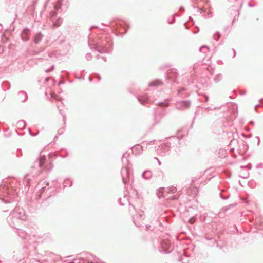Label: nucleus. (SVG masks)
I'll use <instances>...</instances> for the list:
<instances>
[{
  "label": "nucleus",
  "instance_id": "1",
  "mask_svg": "<svg viewBox=\"0 0 263 263\" xmlns=\"http://www.w3.org/2000/svg\"><path fill=\"white\" fill-rule=\"evenodd\" d=\"M52 168L51 163H46V157L44 155H40L34 161L31 167V171L33 175L39 176L43 170L50 171Z\"/></svg>",
  "mask_w": 263,
  "mask_h": 263
},
{
  "label": "nucleus",
  "instance_id": "2",
  "mask_svg": "<svg viewBox=\"0 0 263 263\" xmlns=\"http://www.w3.org/2000/svg\"><path fill=\"white\" fill-rule=\"evenodd\" d=\"M26 216L23 209L16 206L9 214L7 218V221L12 228L18 226L21 220H25Z\"/></svg>",
  "mask_w": 263,
  "mask_h": 263
},
{
  "label": "nucleus",
  "instance_id": "3",
  "mask_svg": "<svg viewBox=\"0 0 263 263\" xmlns=\"http://www.w3.org/2000/svg\"><path fill=\"white\" fill-rule=\"evenodd\" d=\"M63 0H58L54 5V10L49 13V17L52 22V26L54 28L59 27L63 23V18L61 17H57V14L59 10L61 9L64 11L67 9V6H63L62 2Z\"/></svg>",
  "mask_w": 263,
  "mask_h": 263
},
{
  "label": "nucleus",
  "instance_id": "4",
  "mask_svg": "<svg viewBox=\"0 0 263 263\" xmlns=\"http://www.w3.org/2000/svg\"><path fill=\"white\" fill-rule=\"evenodd\" d=\"M112 42L106 37H102L94 44L93 48L101 53H109L111 51Z\"/></svg>",
  "mask_w": 263,
  "mask_h": 263
},
{
  "label": "nucleus",
  "instance_id": "5",
  "mask_svg": "<svg viewBox=\"0 0 263 263\" xmlns=\"http://www.w3.org/2000/svg\"><path fill=\"white\" fill-rule=\"evenodd\" d=\"M158 250L162 253H170L173 250V246L168 239V236L166 238H162L159 241Z\"/></svg>",
  "mask_w": 263,
  "mask_h": 263
},
{
  "label": "nucleus",
  "instance_id": "6",
  "mask_svg": "<svg viewBox=\"0 0 263 263\" xmlns=\"http://www.w3.org/2000/svg\"><path fill=\"white\" fill-rule=\"evenodd\" d=\"M81 255L83 256L72 259L70 263H99L96 256H93L88 252L81 253Z\"/></svg>",
  "mask_w": 263,
  "mask_h": 263
},
{
  "label": "nucleus",
  "instance_id": "7",
  "mask_svg": "<svg viewBox=\"0 0 263 263\" xmlns=\"http://www.w3.org/2000/svg\"><path fill=\"white\" fill-rule=\"evenodd\" d=\"M177 191V187L174 186H170L166 189H165L164 187H161L159 189V192L157 193V195L159 198H167L166 196L167 194H173L176 192Z\"/></svg>",
  "mask_w": 263,
  "mask_h": 263
},
{
  "label": "nucleus",
  "instance_id": "8",
  "mask_svg": "<svg viewBox=\"0 0 263 263\" xmlns=\"http://www.w3.org/2000/svg\"><path fill=\"white\" fill-rule=\"evenodd\" d=\"M191 105V102L189 100L177 101L175 104L176 108L180 110H184L188 109Z\"/></svg>",
  "mask_w": 263,
  "mask_h": 263
},
{
  "label": "nucleus",
  "instance_id": "9",
  "mask_svg": "<svg viewBox=\"0 0 263 263\" xmlns=\"http://www.w3.org/2000/svg\"><path fill=\"white\" fill-rule=\"evenodd\" d=\"M178 75L177 69L173 68L169 70L166 75V78L167 80L170 81L171 83H176Z\"/></svg>",
  "mask_w": 263,
  "mask_h": 263
},
{
  "label": "nucleus",
  "instance_id": "10",
  "mask_svg": "<svg viewBox=\"0 0 263 263\" xmlns=\"http://www.w3.org/2000/svg\"><path fill=\"white\" fill-rule=\"evenodd\" d=\"M171 143L169 142L163 143L157 148V153L161 156L165 155L166 152L170 151Z\"/></svg>",
  "mask_w": 263,
  "mask_h": 263
},
{
  "label": "nucleus",
  "instance_id": "11",
  "mask_svg": "<svg viewBox=\"0 0 263 263\" xmlns=\"http://www.w3.org/2000/svg\"><path fill=\"white\" fill-rule=\"evenodd\" d=\"M31 30L28 28H25L21 31L20 36L22 41H28L30 37Z\"/></svg>",
  "mask_w": 263,
  "mask_h": 263
},
{
  "label": "nucleus",
  "instance_id": "12",
  "mask_svg": "<svg viewBox=\"0 0 263 263\" xmlns=\"http://www.w3.org/2000/svg\"><path fill=\"white\" fill-rule=\"evenodd\" d=\"M121 175L122 178V182L124 184H126L128 181L129 171L126 167H123L121 171Z\"/></svg>",
  "mask_w": 263,
  "mask_h": 263
},
{
  "label": "nucleus",
  "instance_id": "13",
  "mask_svg": "<svg viewBox=\"0 0 263 263\" xmlns=\"http://www.w3.org/2000/svg\"><path fill=\"white\" fill-rule=\"evenodd\" d=\"M137 99L142 105L145 104L146 103H149L151 102L149 97L146 94L139 96L137 97Z\"/></svg>",
  "mask_w": 263,
  "mask_h": 263
},
{
  "label": "nucleus",
  "instance_id": "14",
  "mask_svg": "<svg viewBox=\"0 0 263 263\" xmlns=\"http://www.w3.org/2000/svg\"><path fill=\"white\" fill-rule=\"evenodd\" d=\"M15 229H17V233L20 237L22 238L23 239L27 240L28 234L24 230L17 228V226H16Z\"/></svg>",
  "mask_w": 263,
  "mask_h": 263
},
{
  "label": "nucleus",
  "instance_id": "15",
  "mask_svg": "<svg viewBox=\"0 0 263 263\" xmlns=\"http://www.w3.org/2000/svg\"><path fill=\"white\" fill-rule=\"evenodd\" d=\"M28 99V96L26 92L20 91L18 92V99L22 102H25Z\"/></svg>",
  "mask_w": 263,
  "mask_h": 263
},
{
  "label": "nucleus",
  "instance_id": "16",
  "mask_svg": "<svg viewBox=\"0 0 263 263\" xmlns=\"http://www.w3.org/2000/svg\"><path fill=\"white\" fill-rule=\"evenodd\" d=\"M163 84V83L162 80H161L160 79H156V80H155L149 82L148 84V86L150 87H157L159 86L162 85Z\"/></svg>",
  "mask_w": 263,
  "mask_h": 263
},
{
  "label": "nucleus",
  "instance_id": "17",
  "mask_svg": "<svg viewBox=\"0 0 263 263\" xmlns=\"http://www.w3.org/2000/svg\"><path fill=\"white\" fill-rule=\"evenodd\" d=\"M43 37V34L41 32H39L34 34L33 40L35 44H39L42 40Z\"/></svg>",
  "mask_w": 263,
  "mask_h": 263
},
{
  "label": "nucleus",
  "instance_id": "18",
  "mask_svg": "<svg viewBox=\"0 0 263 263\" xmlns=\"http://www.w3.org/2000/svg\"><path fill=\"white\" fill-rule=\"evenodd\" d=\"M185 91V89L184 88L180 87L177 90V95L181 98H186L189 96V94L186 92L184 93Z\"/></svg>",
  "mask_w": 263,
  "mask_h": 263
},
{
  "label": "nucleus",
  "instance_id": "19",
  "mask_svg": "<svg viewBox=\"0 0 263 263\" xmlns=\"http://www.w3.org/2000/svg\"><path fill=\"white\" fill-rule=\"evenodd\" d=\"M152 175V173L150 170H146L142 174V177L145 180H148L151 178Z\"/></svg>",
  "mask_w": 263,
  "mask_h": 263
},
{
  "label": "nucleus",
  "instance_id": "20",
  "mask_svg": "<svg viewBox=\"0 0 263 263\" xmlns=\"http://www.w3.org/2000/svg\"><path fill=\"white\" fill-rule=\"evenodd\" d=\"M26 125V123L24 120H19L16 124V126L19 129H23Z\"/></svg>",
  "mask_w": 263,
  "mask_h": 263
},
{
  "label": "nucleus",
  "instance_id": "21",
  "mask_svg": "<svg viewBox=\"0 0 263 263\" xmlns=\"http://www.w3.org/2000/svg\"><path fill=\"white\" fill-rule=\"evenodd\" d=\"M40 183L41 182L37 185V187L39 188H40V192L39 193H38V195L37 196H39V198H41V196H42V194L46 190V186H43L41 188H40Z\"/></svg>",
  "mask_w": 263,
  "mask_h": 263
},
{
  "label": "nucleus",
  "instance_id": "22",
  "mask_svg": "<svg viewBox=\"0 0 263 263\" xmlns=\"http://www.w3.org/2000/svg\"><path fill=\"white\" fill-rule=\"evenodd\" d=\"M170 99H166L163 102H160L158 103V105L160 106H167L169 105Z\"/></svg>",
  "mask_w": 263,
  "mask_h": 263
},
{
  "label": "nucleus",
  "instance_id": "23",
  "mask_svg": "<svg viewBox=\"0 0 263 263\" xmlns=\"http://www.w3.org/2000/svg\"><path fill=\"white\" fill-rule=\"evenodd\" d=\"M27 177H28V175L25 176L24 179V183L25 184V186L29 187L30 185L31 179L30 178H28Z\"/></svg>",
  "mask_w": 263,
  "mask_h": 263
},
{
  "label": "nucleus",
  "instance_id": "24",
  "mask_svg": "<svg viewBox=\"0 0 263 263\" xmlns=\"http://www.w3.org/2000/svg\"><path fill=\"white\" fill-rule=\"evenodd\" d=\"M222 79V76L221 74H217L214 78V81L216 83L219 82Z\"/></svg>",
  "mask_w": 263,
  "mask_h": 263
},
{
  "label": "nucleus",
  "instance_id": "25",
  "mask_svg": "<svg viewBox=\"0 0 263 263\" xmlns=\"http://www.w3.org/2000/svg\"><path fill=\"white\" fill-rule=\"evenodd\" d=\"M72 181L69 179L65 180L64 182V186L65 187H66V186L70 187L72 186Z\"/></svg>",
  "mask_w": 263,
  "mask_h": 263
},
{
  "label": "nucleus",
  "instance_id": "26",
  "mask_svg": "<svg viewBox=\"0 0 263 263\" xmlns=\"http://www.w3.org/2000/svg\"><path fill=\"white\" fill-rule=\"evenodd\" d=\"M221 35L219 32L217 31L215 33L213 34V39L216 41H218V40L221 37Z\"/></svg>",
  "mask_w": 263,
  "mask_h": 263
},
{
  "label": "nucleus",
  "instance_id": "27",
  "mask_svg": "<svg viewBox=\"0 0 263 263\" xmlns=\"http://www.w3.org/2000/svg\"><path fill=\"white\" fill-rule=\"evenodd\" d=\"M220 196L221 199L226 200L229 198L230 195L228 193L226 194L225 195H223L222 192L220 193Z\"/></svg>",
  "mask_w": 263,
  "mask_h": 263
},
{
  "label": "nucleus",
  "instance_id": "28",
  "mask_svg": "<svg viewBox=\"0 0 263 263\" xmlns=\"http://www.w3.org/2000/svg\"><path fill=\"white\" fill-rule=\"evenodd\" d=\"M174 16H178V15H177V14L175 13V14L174 15V16H172V17L168 18L167 19V22H168V23H169V24H173V23H174L175 22V18H174Z\"/></svg>",
  "mask_w": 263,
  "mask_h": 263
},
{
  "label": "nucleus",
  "instance_id": "29",
  "mask_svg": "<svg viewBox=\"0 0 263 263\" xmlns=\"http://www.w3.org/2000/svg\"><path fill=\"white\" fill-rule=\"evenodd\" d=\"M122 27V25H121V24H119V25L117 24V27H116V28L115 29H116V30H117V29H118L119 27ZM123 28H124V29H125V31H124L123 33L121 32V33L122 35L125 34L127 32V29H125V27H123Z\"/></svg>",
  "mask_w": 263,
  "mask_h": 263
},
{
  "label": "nucleus",
  "instance_id": "30",
  "mask_svg": "<svg viewBox=\"0 0 263 263\" xmlns=\"http://www.w3.org/2000/svg\"><path fill=\"white\" fill-rule=\"evenodd\" d=\"M196 220V218L195 217H192L189 220V222L191 224H193Z\"/></svg>",
  "mask_w": 263,
  "mask_h": 263
},
{
  "label": "nucleus",
  "instance_id": "31",
  "mask_svg": "<svg viewBox=\"0 0 263 263\" xmlns=\"http://www.w3.org/2000/svg\"><path fill=\"white\" fill-rule=\"evenodd\" d=\"M138 217L140 218L144 219L145 217L144 212L142 211H140L138 213Z\"/></svg>",
  "mask_w": 263,
  "mask_h": 263
},
{
  "label": "nucleus",
  "instance_id": "32",
  "mask_svg": "<svg viewBox=\"0 0 263 263\" xmlns=\"http://www.w3.org/2000/svg\"><path fill=\"white\" fill-rule=\"evenodd\" d=\"M92 56L91 55V53H87L85 56V58L86 59V60L87 61L91 60L92 59Z\"/></svg>",
  "mask_w": 263,
  "mask_h": 263
},
{
  "label": "nucleus",
  "instance_id": "33",
  "mask_svg": "<svg viewBox=\"0 0 263 263\" xmlns=\"http://www.w3.org/2000/svg\"><path fill=\"white\" fill-rule=\"evenodd\" d=\"M203 49H206V50H209V48L208 46L204 45L199 48V51L200 52H202V50H203Z\"/></svg>",
  "mask_w": 263,
  "mask_h": 263
},
{
  "label": "nucleus",
  "instance_id": "34",
  "mask_svg": "<svg viewBox=\"0 0 263 263\" xmlns=\"http://www.w3.org/2000/svg\"><path fill=\"white\" fill-rule=\"evenodd\" d=\"M183 136L182 135L181 136H175L172 137V139L174 140L179 141L180 139H182L183 138Z\"/></svg>",
  "mask_w": 263,
  "mask_h": 263
},
{
  "label": "nucleus",
  "instance_id": "35",
  "mask_svg": "<svg viewBox=\"0 0 263 263\" xmlns=\"http://www.w3.org/2000/svg\"><path fill=\"white\" fill-rule=\"evenodd\" d=\"M256 169H262L263 168V163H259L257 164L256 166Z\"/></svg>",
  "mask_w": 263,
  "mask_h": 263
},
{
  "label": "nucleus",
  "instance_id": "36",
  "mask_svg": "<svg viewBox=\"0 0 263 263\" xmlns=\"http://www.w3.org/2000/svg\"><path fill=\"white\" fill-rule=\"evenodd\" d=\"M178 198V196H176L175 195L171 196L170 197L167 198V199L170 200H177Z\"/></svg>",
  "mask_w": 263,
  "mask_h": 263
},
{
  "label": "nucleus",
  "instance_id": "37",
  "mask_svg": "<svg viewBox=\"0 0 263 263\" xmlns=\"http://www.w3.org/2000/svg\"><path fill=\"white\" fill-rule=\"evenodd\" d=\"M60 113L61 115H62V116L63 117L64 123V124H65L66 117H65V114H64V113H63V111L62 110H60Z\"/></svg>",
  "mask_w": 263,
  "mask_h": 263
},
{
  "label": "nucleus",
  "instance_id": "38",
  "mask_svg": "<svg viewBox=\"0 0 263 263\" xmlns=\"http://www.w3.org/2000/svg\"><path fill=\"white\" fill-rule=\"evenodd\" d=\"M48 235H44L42 237V238H43V240L42 241V242H43L44 240H45L47 238H48Z\"/></svg>",
  "mask_w": 263,
  "mask_h": 263
},
{
  "label": "nucleus",
  "instance_id": "39",
  "mask_svg": "<svg viewBox=\"0 0 263 263\" xmlns=\"http://www.w3.org/2000/svg\"><path fill=\"white\" fill-rule=\"evenodd\" d=\"M29 132L30 135H31L32 136H36L39 134V132L36 133V134L32 133L31 132L30 129H29Z\"/></svg>",
  "mask_w": 263,
  "mask_h": 263
},
{
  "label": "nucleus",
  "instance_id": "40",
  "mask_svg": "<svg viewBox=\"0 0 263 263\" xmlns=\"http://www.w3.org/2000/svg\"><path fill=\"white\" fill-rule=\"evenodd\" d=\"M202 95L203 96H204L205 98V102H208L209 100V97L207 95H206L205 94H202Z\"/></svg>",
  "mask_w": 263,
  "mask_h": 263
},
{
  "label": "nucleus",
  "instance_id": "41",
  "mask_svg": "<svg viewBox=\"0 0 263 263\" xmlns=\"http://www.w3.org/2000/svg\"><path fill=\"white\" fill-rule=\"evenodd\" d=\"M136 196L138 198L140 199L141 198V195L138 193V191L137 190H136Z\"/></svg>",
  "mask_w": 263,
  "mask_h": 263
},
{
  "label": "nucleus",
  "instance_id": "42",
  "mask_svg": "<svg viewBox=\"0 0 263 263\" xmlns=\"http://www.w3.org/2000/svg\"><path fill=\"white\" fill-rule=\"evenodd\" d=\"M54 65H52V67H51V69L46 70H45V72H50V71H51L53 70V69H54Z\"/></svg>",
  "mask_w": 263,
  "mask_h": 263
},
{
  "label": "nucleus",
  "instance_id": "43",
  "mask_svg": "<svg viewBox=\"0 0 263 263\" xmlns=\"http://www.w3.org/2000/svg\"><path fill=\"white\" fill-rule=\"evenodd\" d=\"M54 65H52V67H51V69L46 70H45V72H50V71H51L53 70V69H54Z\"/></svg>",
  "mask_w": 263,
  "mask_h": 263
},
{
  "label": "nucleus",
  "instance_id": "44",
  "mask_svg": "<svg viewBox=\"0 0 263 263\" xmlns=\"http://www.w3.org/2000/svg\"><path fill=\"white\" fill-rule=\"evenodd\" d=\"M252 168V165L249 163L247 165H246V168L248 170H251Z\"/></svg>",
  "mask_w": 263,
  "mask_h": 263
},
{
  "label": "nucleus",
  "instance_id": "45",
  "mask_svg": "<svg viewBox=\"0 0 263 263\" xmlns=\"http://www.w3.org/2000/svg\"><path fill=\"white\" fill-rule=\"evenodd\" d=\"M216 108V107L211 108V107H208L206 108H205V110H212L213 109H215Z\"/></svg>",
  "mask_w": 263,
  "mask_h": 263
},
{
  "label": "nucleus",
  "instance_id": "46",
  "mask_svg": "<svg viewBox=\"0 0 263 263\" xmlns=\"http://www.w3.org/2000/svg\"><path fill=\"white\" fill-rule=\"evenodd\" d=\"M97 58H101L102 59H103L104 61H106V58L105 57H103V56H102V57H100L99 55H97Z\"/></svg>",
  "mask_w": 263,
  "mask_h": 263
},
{
  "label": "nucleus",
  "instance_id": "47",
  "mask_svg": "<svg viewBox=\"0 0 263 263\" xmlns=\"http://www.w3.org/2000/svg\"><path fill=\"white\" fill-rule=\"evenodd\" d=\"M4 51V47L3 46H0V54L2 53Z\"/></svg>",
  "mask_w": 263,
  "mask_h": 263
},
{
  "label": "nucleus",
  "instance_id": "48",
  "mask_svg": "<svg viewBox=\"0 0 263 263\" xmlns=\"http://www.w3.org/2000/svg\"><path fill=\"white\" fill-rule=\"evenodd\" d=\"M119 201V204H120L121 206H123V205H124V203H122V202H121V198H120V199H119V201Z\"/></svg>",
  "mask_w": 263,
  "mask_h": 263
},
{
  "label": "nucleus",
  "instance_id": "49",
  "mask_svg": "<svg viewBox=\"0 0 263 263\" xmlns=\"http://www.w3.org/2000/svg\"><path fill=\"white\" fill-rule=\"evenodd\" d=\"M39 52L36 51H33L32 53V55H36L39 53Z\"/></svg>",
  "mask_w": 263,
  "mask_h": 263
},
{
  "label": "nucleus",
  "instance_id": "50",
  "mask_svg": "<svg viewBox=\"0 0 263 263\" xmlns=\"http://www.w3.org/2000/svg\"><path fill=\"white\" fill-rule=\"evenodd\" d=\"M31 263H39L36 260L33 259L31 260Z\"/></svg>",
  "mask_w": 263,
  "mask_h": 263
},
{
  "label": "nucleus",
  "instance_id": "51",
  "mask_svg": "<svg viewBox=\"0 0 263 263\" xmlns=\"http://www.w3.org/2000/svg\"><path fill=\"white\" fill-rule=\"evenodd\" d=\"M5 84H7V85H9V87H8V89L10 87V86H9V84L7 83V82H5V83H3V84H2V87H3V89H4V85Z\"/></svg>",
  "mask_w": 263,
  "mask_h": 263
},
{
  "label": "nucleus",
  "instance_id": "52",
  "mask_svg": "<svg viewBox=\"0 0 263 263\" xmlns=\"http://www.w3.org/2000/svg\"><path fill=\"white\" fill-rule=\"evenodd\" d=\"M232 50L233 51V57H234L235 56V55H236V51L234 50V49H233V48L232 49Z\"/></svg>",
  "mask_w": 263,
  "mask_h": 263
},
{
  "label": "nucleus",
  "instance_id": "53",
  "mask_svg": "<svg viewBox=\"0 0 263 263\" xmlns=\"http://www.w3.org/2000/svg\"><path fill=\"white\" fill-rule=\"evenodd\" d=\"M249 6L250 7H252L255 6V4H251L249 3Z\"/></svg>",
  "mask_w": 263,
  "mask_h": 263
},
{
  "label": "nucleus",
  "instance_id": "54",
  "mask_svg": "<svg viewBox=\"0 0 263 263\" xmlns=\"http://www.w3.org/2000/svg\"><path fill=\"white\" fill-rule=\"evenodd\" d=\"M16 260H18V262H21V261H22V258H20L18 259V258L17 257V258H16Z\"/></svg>",
  "mask_w": 263,
  "mask_h": 263
},
{
  "label": "nucleus",
  "instance_id": "55",
  "mask_svg": "<svg viewBox=\"0 0 263 263\" xmlns=\"http://www.w3.org/2000/svg\"><path fill=\"white\" fill-rule=\"evenodd\" d=\"M250 124L251 125H254V121H251L250 122Z\"/></svg>",
  "mask_w": 263,
  "mask_h": 263
},
{
  "label": "nucleus",
  "instance_id": "56",
  "mask_svg": "<svg viewBox=\"0 0 263 263\" xmlns=\"http://www.w3.org/2000/svg\"><path fill=\"white\" fill-rule=\"evenodd\" d=\"M180 11H184V8H183V7H180Z\"/></svg>",
  "mask_w": 263,
  "mask_h": 263
},
{
  "label": "nucleus",
  "instance_id": "57",
  "mask_svg": "<svg viewBox=\"0 0 263 263\" xmlns=\"http://www.w3.org/2000/svg\"><path fill=\"white\" fill-rule=\"evenodd\" d=\"M97 78L98 79V81H100L101 80V76L100 75H97Z\"/></svg>",
  "mask_w": 263,
  "mask_h": 263
},
{
  "label": "nucleus",
  "instance_id": "58",
  "mask_svg": "<svg viewBox=\"0 0 263 263\" xmlns=\"http://www.w3.org/2000/svg\"><path fill=\"white\" fill-rule=\"evenodd\" d=\"M98 28V27H97V26H92V27H91L90 28V30H91L92 28Z\"/></svg>",
  "mask_w": 263,
  "mask_h": 263
},
{
  "label": "nucleus",
  "instance_id": "59",
  "mask_svg": "<svg viewBox=\"0 0 263 263\" xmlns=\"http://www.w3.org/2000/svg\"><path fill=\"white\" fill-rule=\"evenodd\" d=\"M252 137V135L250 134V135H249L248 136H247V135H246V137H245V138H250Z\"/></svg>",
  "mask_w": 263,
  "mask_h": 263
},
{
  "label": "nucleus",
  "instance_id": "60",
  "mask_svg": "<svg viewBox=\"0 0 263 263\" xmlns=\"http://www.w3.org/2000/svg\"><path fill=\"white\" fill-rule=\"evenodd\" d=\"M63 134V132H60L59 131L58 132V135H61V134Z\"/></svg>",
  "mask_w": 263,
  "mask_h": 263
},
{
  "label": "nucleus",
  "instance_id": "61",
  "mask_svg": "<svg viewBox=\"0 0 263 263\" xmlns=\"http://www.w3.org/2000/svg\"><path fill=\"white\" fill-rule=\"evenodd\" d=\"M129 205H130L131 206L133 207L134 210H135V206L131 204L130 202H129Z\"/></svg>",
  "mask_w": 263,
  "mask_h": 263
},
{
  "label": "nucleus",
  "instance_id": "62",
  "mask_svg": "<svg viewBox=\"0 0 263 263\" xmlns=\"http://www.w3.org/2000/svg\"><path fill=\"white\" fill-rule=\"evenodd\" d=\"M154 116H155V118L156 119L157 117L156 116V110H155V112H154Z\"/></svg>",
  "mask_w": 263,
  "mask_h": 263
},
{
  "label": "nucleus",
  "instance_id": "63",
  "mask_svg": "<svg viewBox=\"0 0 263 263\" xmlns=\"http://www.w3.org/2000/svg\"><path fill=\"white\" fill-rule=\"evenodd\" d=\"M208 50H206V49H203L202 50V52H204V53H206Z\"/></svg>",
  "mask_w": 263,
  "mask_h": 263
},
{
  "label": "nucleus",
  "instance_id": "64",
  "mask_svg": "<svg viewBox=\"0 0 263 263\" xmlns=\"http://www.w3.org/2000/svg\"><path fill=\"white\" fill-rule=\"evenodd\" d=\"M44 183H46V185L47 186H49V183L48 182H44Z\"/></svg>",
  "mask_w": 263,
  "mask_h": 263
}]
</instances>
